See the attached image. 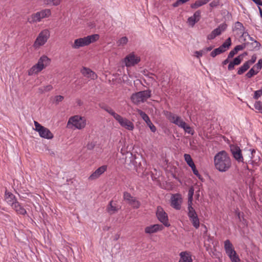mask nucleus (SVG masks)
<instances>
[{
	"label": "nucleus",
	"instance_id": "nucleus-18",
	"mask_svg": "<svg viewBox=\"0 0 262 262\" xmlns=\"http://www.w3.org/2000/svg\"><path fill=\"white\" fill-rule=\"evenodd\" d=\"M163 229L162 225L160 224L151 225L146 227L144 229V232L146 234H151L162 231Z\"/></svg>",
	"mask_w": 262,
	"mask_h": 262
},
{
	"label": "nucleus",
	"instance_id": "nucleus-48",
	"mask_svg": "<svg viewBox=\"0 0 262 262\" xmlns=\"http://www.w3.org/2000/svg\"><path fill=\"white\" fill-rule=\"evenodd\" d=\"M262 95V88L260 90L256 91L254 93V98L257 99Z\"/></svg>",
	"mask_w": 262,
	"mask_h": 262
},
{
	"label": "nucleus",
	"instance_id": "nucleus-59",
	"mask_svg": "<svg viewBox=\"0 0 262 262\" xmlns=\"http://www.w3.org/2000/svg\"><path fill=\"white\" fill-rule=\"evenodd\" d=\"M229 60V59H228V58L227 59L223 61V63L224 64H227L228 63H229V62H230V61H228Z\"/></svg>",
	"mask_w": 262,
	"mask_h": 262
},
{
	"label": "nucleus",
	"instance_id": "nucleus-38",
	"mask_svg": "<svg viewBox=\"0 0 262 262\" xmlns=\"http://www.w3.org/2000/svg\"><path fill=\"white\" fill-rule=\"evenodd\" d=\"M186 133L193 135L194 134V130L189 125L186 123L185 125L182 128Z\"/></svg>",
	"mask_w": 262,
	"mask_h": 262
},
{
	"label": "nucleus",
	"instance_id": "nucleus-58",
	"mask_svg": "<svg viewBox=\"0 0 262 262\" xmlns=\"http://www.w3.org/2000/svg\"><path fill=\"white\" fill-rule=\"evenodd\" d=\"M246 37V36H247L248 37V38L250 39V40L251 41H254V39H253L252 37H251L248 34H247L246 33V34L244 35Z\"/></svg>",
	"mask_w": 262,
	"mask_h": 262
},
{
	"label": "nucleus",
	"instance_id": "nucleus-6",
	"mask_svg": "<svg viewBox=\"0 0 262 262\" xmlns=\"http://www.w3.org/2000/svg\"><path fill=\"white\" fill-rule=\"evenodd\" d=\"M50 36V31L48 29L42 30L38 35L34 42L33 47L35 49H38L43 46L48 41Z\"/></svg>",
	"mask_w": 262,
	"mask_h": 262
},
{
	"label": "nucleus",
	"instance_id": "nucleus-21",
	"mask_svg": "<svg viewBox=\"0 0 262 262\" xmlns=\"http://www.w3.org/2000/svg\"><path fill=\"white\" fill-rule=\"evenodd\" d=\"M81 72L84 76L92 79H95L97 77L96 74L88 67H84Z\"/></svg>",
	"mask_w": 262,
	"mask_h": 262
},
{
	"label": "nucleus",
	"instance_id": "nucleus-7",
	"mask_svg": "<svg viewBox=\"0 0 262 262\" xmlns=\"http://www.w3.org/2000/svg\"><path fill=\"white\" fill-rule=\"evenodd\" d=\"M224 248L232 262H240V259L229 240L227 239L224 242Z\"/></svg>",
	"mask_w": 262,
	"mask_h": 262
},
{
	"label": "nucleus",
	"instance_id": "nucleus-1",
	"mask_svg": "<svg viewBox=\"0 0 262 262\" xmlns=\"http://www.w3.org/2000/svg\"><path fill=\"white\" fill-rule=\"evenodd\" d=\"M213 160L215 168L221 172L228 171L232 165L231 159L225 150L220 151L216 154Z\"/></svg>",
	"mask_w": 262,
	"mask_h": 262
},
{
	"label": "nucleus",
	"instance_id": "nucleus-9",
	"mask_svg": "<svg viewBox=\"0 0 262 262\" xmlns=\"http://www.w3.org/2000/svg\"><path fill=\"white\" fill-rule=\"evenodd\" d=\"M150 92L144 91L134 94L131 97L132 102L138 104L146 100L150 97Z\"/></svg>",
	"mask_w": 262,
	"mask_h": 262
},
{
	"label": "nucleus",
	"instance_id": "nucleus-2",
	"mask_svg": "<svg viewBox=\"0 0 262 262\" xmlns=\"http://www.w3.org/2000/svg\"><path fill=\"white\" fill-rule=\"evenodd\" d=\"M111 115L113 116L115 120L119 123L120 125L129 131L134 130L135 126L134 123L126 118H124L116 113L111 108H107L105 109Z\"/></svg>",
	"mask_w": 262,
	"mask_h": 262
},
{
	"label": "nucleus",
	"instance_id": "nucleus-56",
	"mask_svg": "<svg viewBox=\"0 0 262 262\" xmlns=\"http://www.w3.org/2000/svg\"><path fill=\"white\" fill-rule=\"evenodd\" d=\"M255 66H262V58L259 59L258 62Z\"/></svg>",
	"mask_w": 262,
	"mask_h": 262
},
{
	"label": "nucleus",
	"instance_id": "nucleus-52",
	"mask_svg": "<svg viewBox=\"0 0 262 262\" xmlns=\"http://www.w3.org/2000/svg\"><path fill=\"white\" fill-rule=\"evenodd\" d=\"M180 4H182V0H177L175 3H174L172 4V6L173 7H177L180 5Z\"/></svg>",
	"mask_w": 262,
	"mask_h": 262
},
{
	"label": "nucleus",
	"instance_id": "nucleus-57",
	"mask_svg": "<svg viewBox=\"0 0 262 262\" xmlns=\"http://www.w3.org/2000/svg\"><path fill=\"white\" fill-rule=\"evenodd\" d=\"M189 166L191 167L192 171H193V169H196L194 163Z\"/></svg>",
	"mask_w": 262,
	"mask_h": 262
},
{
	"label": "nucleus",
	"instance_id": "nucleus-23",
	"mask_svg": "<svg viewBox=\"0 0 262 262\" xmlns=\"http://www.w3.org/2000/svg\"><path fill=\"white\" fill-rule=\"evenodd\" d=\"M247 153L245 156L246 159L249 161L258 162L260 160L259 157L257 156V158H255L256 151L254 149H250L247 151Z\"/></svg>",
	"mask_w": 262,
	"mask_h": 262
},
{
	"label": "nucleus",
	"instance_id": "nucleus-11",
	"mask_svg": "<svg viewBox=\"0 0 262 262\" xmlns=\"http://www.w3.org/2000/svg\"><path fill=\"white\" fill-rule=\"evenodd\" d=\"M194 189L193 187L189 188L188 193V216L189 217H194L198 215L195 209L192 207L193 195Z\"/></svg>",
	"mask_w": 262,
	"mask_h": 262
},
{
	"label": "nucleus",
	"instance_id": "nucleus-60",
	"mask_svg": "<svg viewBox=\"0 0 262 262\" xmlns=\"http://www.w3.org/2000/svg\"><path fill=\"white\" fill-rule=\"evenodd\" d=\"M258 8H259L260 15L261 17L262 18V9L259 7H258Z\"/></svg>",
	"mask_w": 262,
	"mask_h": 262
},
{
	"label": "nucleus",
	"instance_id": "nucleus-27",
	"mask_svg": "<svg viewBox=\"0 0 262 262\" xmlns=\"http://www.w3.org/2000/svg\"><path fill=\"white\" fill-rule=\"evenodd\" d=\"M213 49L212 46H209L203 48L200 51H196L194 53V56L197 58H200L203 56L206 55L209 52L211 51Z\"/></svg>",
	"mask_w": 262,
	"mask_h": 262
},
{
	"label": "nucleus",
	"instance_id": "nucleus-34",
	"mask_svg": "<svg viewBox=\"0 0 262 262\" xmlns=\"http://www.w3.org/2000/svg\"><path fill=\"white\" fill-rule=\"evenodd\" d=\"M231 45V38L229 37L220 47L222 50H223L224 52H225L229 48Z\"/></svg>",
	"mask_w": 262,
	"mask_h": 262
},
{
	"label": "nucleus",
	"instance_id": "nucleus-49",
	"mask_svg": "<svg viewBox=\"0 0 262 262\" xmlns=\"http://www.w3.org/2000/svg\"><path fill=\"white\" fill-rule=\"evenodd\" d=\"M249 67H241L238 71V74H242L246 71Z\"/></svg>",
	"mask_w": 262,
	"mask_h": 262
},
{
	"label": "nucleus",
	"instance_id": "nucleus-36",
	"mask_svg": "<svg viewBox=\"0 0 262 262\" xmlns=\"http://www.w3.org/2000/svg\"><path fill=\"white\" fill-rule=\"evenodd\" d=\"M189 218L191 221L194 227H195L196 229H198L200 226V221L198 215H196L194 217H190Z\"/></svg>",
	"mask_w": 262,
	"mask_h": 262
},
{
	"label": "nucleus",
	"instance_id": "nucleus-54",
	"mask_svg": "<svg viewBox=\"0 0 262 262\" xmlns=\"http://www.w3.org/2000/svg\"><path fill=\"white\" fill-rule=\"evenodd\" d=\"M193 172L196 176H197L199 179H200L201 176L199 174V171H198L197 169H193Z\"/></svg>",
	"mask_w": 262,
	"mask_h": 262
},
{
	"label": "nucleus",
	"instance_id": "nucleus-3",
	"mask_svg": "<svg viewBox=\"0 0 262 262\" xmlns=\"http://www.w3.org/2000/svg\"><path fill=\"white\" fill-rule=\"evenodd\" d=\"M99 38V35L97 34L89 35L82 38H79L74 40L72 45L73 49H77L80 47L88 46L91 43L97 41Z\"/></svg>",
	"mask_w": 262,
	"mask_h": 262
},
{
	"label": "nucleus",
	"instance_id": "nucleus-10",
	"mask_svg": "<svg viewBox=\"0 0 262 262\" xmlns=\"http://www.w3.org/2000/svg\"><path fill=\"white\" fill-rule=\"evenodd\" d=\"M141 61L140 57L135 52H132L127 54L122 60L125 66H135L138 64Z\"/></svg>",
	"mask_w": 262,
	"mask_h": 262
},
{
	"label": "nucleus",
	"instance_id": "nucleus-19",
	"mask_svg": "<svg viewBox=\"0 0 262 262\" xmlns=\"http://www.w3.org/2000/svg\"><path fill=\"white\" fill-rule=\"evenodd\" d=\"M107 166L106 165L100 166L90 176L89 180H94L98 179L107 170Z\"/></svg>",
	"mask_w": 262,
	"mask_h": 262
},
{
	"label": "nucleus",
	"instance_id": "nucleus-39",
	"mask_svg": "<svg viewBox=\"0 0 262 262\" xmlns=\"http://www.w3.org/2000/svg\"><path fill=\"white\" fill-rule=\"evenodd\" d=\"M64 99V97L61 95H56L55 96L52 98L53 103H55L56 104H59L60 102H62Z\"/></svg>",
	"mask_w": 262,
	"mask_h": 262
},
{
	"label": "nucleus",
	"instance_id": "nucleus-24",
	"mask_svg": "<svg viewBox=\"0 0 262 262\" xmlns=\"http://www.w3.org/2000/svg\"><path fill=\"white\" fill-rule=\"evenodd\" d=\"M5 200L8 205L12 207L17 201L14 194L6 191Z\"/></svg>",
	"mask_w": 262,
	"mask_h": 262
},
{
	"label": "nucleus",
	"instance_id": "nucleus-53",
	"mask_svg": "<svg viewBox=\"0 0 262 262\" xmlns=\"http://www.w3.org/2000/svg\"><path fill=\"white\" fill-rule=\"evenodd\" d=\"M253 2H254L258 6H262V1L261 0H252Z\"/></svg>",
	"mask_w": 262,
	"mask_h": 262
},
{
	"label": "nucleus",
	"instance_id": "nucleus-33",
	"mask_svg": "<svg viewBox=\"0 0 262 262\" xmlns=\"http://www.w3.org/2000/svg\"><path fill=\"white\" fill-rule=\"evenodd\" d=\"M44 67H32L29 70L28 74L29 75H33L37 74L43 69Z\"/></svg>",
	"mask_w": 262,
	"mask_h": 262
},
{
	"label": "nucleus",
	"instance_id": "nucleus-15",
	"mask_svg": "<svg viewBox=\"0 0 262 262\" xmlns=\"http://www.w3.org/2000/svg\"><path fill=\"white\" fill-rule=\"evenodd\" d=\"M227 27V26L226 24H222L220 25L217 28L214 29L210 34L208 35L207 39L208 40L213 39L215 37L220 35L222 32L225 31Z\"/></svg>",
	"mask_w": 262,
	"mask_h": 262
},
{
	"label": "nucleus",
	"instance_id": "nucleus-45",
	"mask_svg": "<svg viewBox=\"0 0 262 262\" xmlns=\"http://www.w3.org/2000/svg\"><path fill=\"white\" fill-rule=\"evenodd\" d=\"M148 126L152 132L155 133L156 131V126L152 123L150 120H148L147 122H146Z\"/></svg>",
	"mask_w": 262,
	"mask_h": 262
},
{
	"label": "nucleus",
	"instance_id": "nucleus-46",
	"mask_svg": "<svg viewBox=\"0 0 262 262\" xmlns=\"http://www.w3.org/2000/svg\"><path fill=\"white\" fill-rule=\"evenodd\" d=\"M254 107L256 110L260 112L262 110V103L260 101H257L254 104Z\"/></svg>",
	"mask_w": 262,
	"mask_h": 262
},
{
	"label": "nucleus",
	"instance_id": "nucleus-32",
	"mask_svg": "<svg viewBox=\"0 0 262 262\" xmlns=\"http://www.w3.org/2000/svg\"><path fill=\"white\" fill-rule=\"evenodd\" d=\"M261 67H253L247 73L246 76L248 78H251L253 76L256 75L261 69Z\"/></svg>",
	"mask_w": 262,
	"mask_h": 262
},
{
	"label": "nucleus",
	"instance_id": "nucleus-35",
	"mask_svg": "<svg viewBox=\"0 0 262 262\" xmlns=\"http://www.w3.org/2000/svg\"><path fill=\"white\" fill-rule=\"evenodd\" d=\"M53 89V86L51 84H48L46 86H41L38 88V92L40 93H45L48 92H50Z\"/></svg>",
	"mask_w": 262,
	"mask_h": 262
},
{
	"label": "nucleus",
	"instance_id": "nucleus-26",
	"mask_svg": "<svg viewBox=\"0 0 262 262\" xmlns=\"http://www.w3.org/2000/svg\"><path fill=\"white\" fill-rule=\"evenodd\" d=\"M180 260L179 262H192L191 255L187 251L181 252L180 253Z\"/></svg>",
	"mask_w": 262,
	"mask_h": 262
},
{
	"label": "nucleus",
	"instance_id": "nucleus-29",
	"mask_svg": "<svg viewBox=\"0 0 262 262\" xmlns=\"http://www.w3.org/2000/svg\"><path fill=\"white\" fill-rule=\"evenodd\" d=\"M246 55V53L239 55L232 60L230 61L228 66H237L239 64L241 61L243 60L244 57Z\"/></svg>",
	"mask_w": 262,
	"mask_h": 262
},
{
	"label": "nucleus",
	"instance_id": "nucleus-55",
	"mask_svg": "<svg viewBox=\"0 0 262 262\" xmlns=\"http://www.w3.org/2000/svg\"><path fill=\"white\" fill-rule=\"evenodd\" d=\"M94 146V144H93L92 143H91L88 145V148L89 149H92L93 148Z\"/></svg>",
	"mask_w": 262,
	"mask_h": 262
},
{
	"label": "nucleus",
	"instance_id": "nucleus-8",
	"mask_svg": "<svg viewBox=\"0 0 262 262\" xmlns=\"http://www.w3.org/2000/svg\"><path fill=\"white\" fill-rule=\"evenodd\" d=\"M34 123L35 125V130L38 133L41 138L47 139H51L53 138V134L48 128L42 126L36 121H34Z\"/></svg>",
	"mask_w": 262,
	"mask_h": 262
},
{
	"label": "nucleus",
	"instance_id": "nucleus-13",
	"mask_svg": "<svg viewBox=\"0 0 262 262\" xmlns=\"http://www.w3.org/2000/svg\"><path fill=\"white\" fill-rule=\"evenodd\" d=\"M156 214L159 221L165 226H170V224L168 222V216L161 207L159 206L157 207Z\"/></svg>",
	"mask_w": 262,
	"mask_h": 262
},
{
	"label": "nucleus",
	"instance_id": "nucleus-44",
	"mask_svg": "<svg viewBox=\"0 0 262 262\" xmlns=\"http://www.w3.org/2000/svg\"><path fill=\"white\" fill-rule=\"evenodd\" d=\"M256 59L257 57L256 55H253L251 59L244 63L243 66H250V64H253L256 61Z\"/></svg>",
	"mask_w": 262,
	"mask_h": 262
},
{
	"label": "nucleus",
	"instance_id": "nucleus-30",
	"mask_svg": "<svg viewBox=\"0 0 262 262\" xmlns=\"http://www.w3.org/2000/svg\"><path fill=\"white\" fill-rule=\"evenodd\" d=\"M119 208L114 204L113 201H111L107 207V211L110 214H113L117 212Z\"/></svg>",
	"mask_w": 262,
	"mask_h": 262
},
{
	"label": "nucleus",
	"instance_id": "nucleus-16",
	"mask_svg": "<svg viewBox=\"0 0 262 262\" xmlns=\"http://www.w3.org/2000/svg\"><path fill=\"white\" fill-rule=\"evenodd\" d=\"M123 199L124 201H126L128 204L134 208H138L140 206V202L127 192L124 193Z\"/></svg>",
	"mask_w": 262,
	"mask_h": 262
},
{
	"label": "nucleus",
	"instance_id": "nucleus-12",
	"mask_svg": "<svg viewBox=\"0 0 262 262\" xmlns=\"http://www.w3.org/2000/svg\"><path fill=\"white\" fill-rule=\"evenodd\" d=\"M230 148L234 159L238 163H243L244 157L240 148L237 145H231Z\"/></svg>",
	"mask_w": 262,
	"mask_h": 262
},
{
	"label": "nucleus",
	"instance_id": "nucleus-17",
	"mask_svg": "<svg viewBox=\"0 0 262 262\" xmlns=\"http://www.w3.org/2000/svg\"><path fill=\"white\" fill-rule=\"evenodd\" d=\"M182 202V195L179 193L172 195L171 197V206L177 210L181 209Z\"/></svg>",
	"mask_w": 262,
	"mask_h": 262
},
{
	"label": "nucleus",
	"instance_id": "nucleus-61",
	"mask_svg": "<svg viewBox=\"0 0 262 262\" xmlns=\"http://www.w3.org/2000/svg\"><path fill=\"white\" fill-rule=\"evenodd\" d=\"M229 70H232L234 69V67H228Z\"/></svg>",
	"mask_w": 262,
	"mask_h": 262
},
{
	"label": "nucleus",
	"instance_id": "nucleus-4",
	"mask_svg": "<svg viewBox=\"0 0 262 262\" xmlns=\"http://www.w3.org/2000/svg\"><path fill=\"white\" fill-rule=\"evenodd\" d=\"M86 125V119L84 117L75 115L70 117L67 123V126L70 128L83 129Z\"/></svg>",
	"mask_w": 262,
	"mask_h": 262
},
{
	"label": "nucleus",
	"instance_id": "nucleus-51",
	"mask_svg": "<svg viewBox=\"0 0 262 262\" xmlns=\"http://www.w3.org/2000/svg\"><path fill=\"white\" fill-rule=\"evenodd\" d=\"M252 45L255 49H258L260 46V44L257 41L254 40L252 43Z\"/></svg>",
	"mask_w": 262,
	"mask_h": 262
},
{
	"label": "nucleus",
	"instance_id": "nucleus-50",
	"mask_svg": "<svg viewBox=\"0 0 262 262\" xmlns=\"http://www.w3.org/2000/svg\"><path fill=\"white\" fill-rule=\"evenodd\" d=\"M236 53H237V52L236 51H235V50L234 49L231 50L229 53V55L228 56V59L232 58Z\"/></svg>",
	"mask_w": 262,
	"mask_h": 262
},
{
	"label": "nucleus",
	"instance_id": "nucleus-43",
	"mask_svg": "<svg viewBox=\"0 0 262 262\" xmlns=\"http://www.w3.org/2000/svg\"><path fill=\"white\" fill-rule=\"evenodd\" d=\"M61 0H45L44 3L47 5L52 4L54 6H58L60 4Z\"/></svg>",
	"mask_w": 262,
	"mask_h": 262
},
{
	"label": "nucleus",
	"instance_id": "nucleus-20",
	"mask_svg": "<svg viewBox=\"0 0 262 262\" xmlns=\"http://www.w3.org/2000/svg\"><path fill=\"white\" fill-rule=\"evenodd\" d=\"M232 30L237 35H242L244 36L246 34V33H245V28L243 25L239 21H236L234 24Z\"/></svg>",
	"mask_w": 262,
	"mask_h": 262
},
{
	"label": "nucleus",
	"instance_id": "nucleus-22",
	"mask_svg": "<svg viewBox=\"0 0 262 262\" xmlns=\"http://www.w3.org/2000/svg\"><path fill=\"white\" fill-rule=\"evenodd\" d=\"M201 18V11H196L192 16L188 18L187 23L189 25L193 27L196 23L199 21Z\"/></svg>",
	"mask_w": 262,
	"mask_h": 262
},
{
	"label": "nucleus",
	"instance_id": "nucleus-14",
	"mask_svg": "<svg viewBox=\"0 0 262 262\" xmlns=\"http://www.w3.org/2000/svg\"><path fill=\"white\" fill-rule=\"evenodd\" d=\"M167 118L171 123L176 124L181 128L186 123L180 116L176 114L169 113L167 115Z\"/></svg>",
	"mask_w": 262,
	"mask_h": 262
},
{
	"label": "nucleus",
	"instance_id": "nucleus-37",
	"mask_svg": "<svg viewBox=\"0 0 262 262\" xmlns=\"http://www.w3.org/2000/svg\"><path fill=\"white\" fill-rule=\"evenodd\" d=\"M128 39L127 37L123 36L120 38L117 41V45L119 47H123L127 44L128 42Z\"/></svg>",
	"mask_w": 262,
	"mask_h": 262
},
{
	"label": "nucleus",
	"instance_id": "nucleus-41",
	"mask_svg": "<svg viewBox=\"0 0 262 262\" xmlns=\"http://www.w3.org/2000/svg\"><path fill=\"white\" fill-rule=\"evenodd\" d=\"M224 52L223 51V50H222L221 48L219 47L215 49L214 50H213L211 53L210 55L212 57H215L216 55H219L222 53Z\"/></svg>",
	"mask_w": 262,
	"mask_h": 262
},
{
	"label": "nucleus",
	"instance_id": "nucleus-25",
	"mask_svg": "<svg viewBox=\"0 0 262 262\" xmlns=\"http://www.w3.org/2000/svg\"><path fill=\"white\" fill-rule=\"evenodd\" d=\"M11 207L15 210L17 214L23 215L27 214L26 210L18 201H17Z\"/></svg>",
	"mask_w": 262,
	"mask_h": 262
},
{
	"label": "nucleus",
	"instance_id": "nucleus-28",
	"mask_svg": "<svg viewBox=\"0 0 262 262\" xmlns=\"http://www.w3.org/2000/svg\"><path fill=\"white\" fill-rule=\"evenodd\" d=\"M51 63V60L46 55L40 57L38 62L35 66H48Z\"/></svg>",
	"mask_w": 262,
	"mask_h": 262
},
{
	"label": "nucleus",
	"instance_id": "nucleus-42",
	"mask_svg": "<svg viewBox=\"0 0 262 262\" xmlns=\"http://www.w3.org/2000/svg\"><path fill=\"white\" fill-rule=\"evenodd\" d=\"M184 157L185 161L189 166H190L194 164V162L190 155L185 154L184 155Z\"/></svg>",
	"mask_w": 262,
	"mask_h": 262
},
{
	"label": "nucleus",
	"instance_id": "nucleus-47",
	"mask_svg": "<svg viewBox=\"0 0 262 262\" xmlns=\"http://www.w3.org/2000/svg\"><path fill=\"white\" fill-rule=\"evenodd\" d=\"M245 47L246 46L245 44L239 45L235 47L233 49L237 53L238 51L243 50Z\"/></svg>",
	"mask_w": 262,
	"mask_h": 262
},
{
	"label": "nucleus",
	"instance_id": "nucleus-5",
	"mask_svg": "<svg viewBox=\"0 0 262 262\" xmlns=\"http://www.w3.org/2000/svg\"><path fill=\"white\" fill-rule=\"evenodd\" d=\"M51 14V13L50 9H43L29 16L28 17V21L30 24L39 22L42 18L49 17Z\"/></svg>",
	"mask_w": 262,
	"mask_h": 262
},
{
	"label": "nucleus",
	"instance_id": "nucleus-31",
	"mask_svg": "<svg viewBox=\"0 0 262 262\" xmlns=\"http://www.w3.org/2000/svg\"><path fill=\"white\" fill-rule=\"evenodd\" d=\"M210 1V0H197L195 2V3L191 5L190 7L192 9H196L207 4Z\"/></svg>",
	"mask_w": 262,
	"mask_h": 262
},
{
	"label": "nucleus",
	"instance_id": "nucleus-40",
	"mask_svg": "<svg viewBox=\"0 0 262 262\" xmlns=\"http://www.w3.org/2000/svg\"><path fill=\"white\" fill-rule=\"evenodd\" d=\"M137 112H138V113L140 115V116L141 117V118L143 119V120L145 122H147L148 120H150L149 118L148 117V116L145 114V113H144V112H143L142 111L139 110V109H138L137 110Z\"/></svg>",
	"mask_w": 262,
	"mask_h": 262
}]
</instances>
